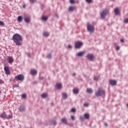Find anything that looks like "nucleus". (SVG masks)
<instances>
[{
	"instance_id": "obj_34",
	"label": "nucleus",
	"mask_w": 128,
	"mask_h": 128,
	"mask_svg": "<svg viewBox=\"0 0 128 128\" xmlns=\"http://www.w3.org/2000/svg\"><path fill=\"white\" fill-rule=\"evenodd\" d=\"M22 96L23 98H26V94H23Z\"/></svg>"
},
{
	"instance_id": "obj_2",
	"label": "nucleus",
	"mask_w": 128,
	"mask_h": 128,
	"mask_svg": "<svg viewBox=\"0 0 128 128\" xmlns=\"http://www.w3.org/2000/svg\"><path fill=\"white\" fill-rule=\"evenodd\" d=\"M106 92L102 88H98V92L95 93V94L96 96H100L102 94H104Z\"/></svg>"
},
{
	"instance_id": "obj_41",
	"label": "nucleus",
	"mask_w": 128,
	"mask_h": 128,
	"mask_svg": "<svg viewBox=\"0 0 128 128\" xmlns=\"http://www.w3.org/2000/svg\"><path fill=\"white\" fill-rule=\"evenodd\" d=\"M120 50V47L119 46H117L116 48V50Z\"/></svg>"
},
{
	"instance_id": "obj_8",
	"label": "nucleus",
	"mask_w": 128,
	"mask_h": 128,
	"mask_svg": "<svg viewBox=\"0 0 128 128\" xmlns=\"http://www.w3.org/2000/svg\"><path fill=\"white\" fill-rule=\"evenodd\" d=\"M4 70L6 74L8 76V74H10V68L8 66H6L4 68Z\"/></svg>"
},
{
	"instance_id": "obj_47",
	"label": "nucleus",
	"mask_w": 128,
	"mask_h": 128,
	"mask_svg": "<svg viewBox=\"0 0 128 128\" xmlns=\"http://www.w3.org/2000/svg\"><path fill=\"white\" fill-rule=\"evenodd\" d=\"M72 76H76L75 73H74V74H72Z\"/></svg>"
},
{
	"instance_id": "obj_17",
	"label": "nucleus",
	"mask_w": 128,
	"mask_h": 128,
	"mask_svg": "<svg viewBox=\"0 0 128 128\" xmlns=\"http://www.w3.org/2000/svg\"><path fill=\"white\" fill-rule=\"evenodd\" d=\"M62 86L60 83H58L56 84V88L58 90H60V88H62Z\"/></svg>"
},
{
	"instance_id": "obj_38",
	"label": "nucleus",
	"mask_w": 128,
	"mask_h": 128,
	"mask_svg": "<svg viewBox=\"0 0 128 128\" xmlns=\"http://www.w3.org/2000/svg\"><path fill=\"white\" fill-rule=\"evenodd\" d=\"M84 106H88V103H85L84 104Z\"/></svg>"
},
{
	"instance_id": "obj_12",
	"label": "nucleus",
	"mask_w": 128,
	"mask_h": 128,
	"mask_svg": "<svg viewBox=\"0 0 128 128\" xmlns=\"http://www.w3.org/2000/svg\"><path fill=\"white\" fill-rule=\"evenodd\" d=\"M110 84L112 86H116V80H110Z\"/></svg>"
},
{
	"instance_id": "obj_40",
	"label": "nucleus",
	"mask_w": 128,
	"mask_h": 128,
	"mask_svg": "<svg viewBox=\"0 0 128 128\" xmlns=\"http://www.w3.org/2000/svg\"><path fill=\"white\" fill-rule=\"evenodd\" d=\"M86 2H92V0H86Z\"/></svg>"
},
{
	"instance_id": "obj_5",
	"label": "nucleus",
	"mask_w": 128,
	"mask_h": 128,
	"mask_svg": "<svg viewBox=\"0 0 128 128\" xmlns=\"http://www.w3.org/2000/svg\"><path fill=\"white\" fill-rule=\"evenodd\" d=\"M87 30L88 31L90 32H94V27L92 25L88 24L87 26Z\"/></svg>"
},
{
	"instance_id": "obj_15",
	"label": "nucleus",
	"mask_w": 128,
	"mask_h": 128,
	"mask_svg": "<svg viewBox=\"0 0 128 128\" xmlns=\"http://www.w3.org/2000/svg\"><path fill=\"white\" fill-rule=\"evenodd\" d=\"M24 22H26V24H29L30 22V18L29 17H26L24 18Z\"/></svg>"
},
{
	"instance_id": "obj_39",
	"label": "nucleus",
	"mask_w": 128,
	"mask_h": 128,
	"mask_svg": "<svg viewBox=\"0 0 128 128\" xmlns=\"http://www.w3.org/2000/svg\"><path fill=\"white\" fill-rule=\"evenodd\" d=\"M94 80H96V81L98 80V78L96 77H94Z\"/></svg>"
},
{
	"instance_id": "obj_19",
	"label": "nucleus",
	"mask_w": 128,
	"mask_h": 128,
	"mask_svg": "<svg viewBox=\"0 0 128 128\" xmlns=\"http://www.w3.org/2000/svg\"><path fill=\"white\" fill-rule=\"evenodd\" d=\"M62 98L64 100H66V98H68V95L66 93H62Z\"/></svg>"
},
{
	"instance_id": "obj_35",
	"label": "nucleus",
	"mask_w": 128,
	"mask_h": 128,
	"mask_svg": "<svg viewBox=\"0 0 128 128\" xmlns=\"http://www.w3.org/2000/svg\"><path fill=\"white\" fill-rule=\"evenodd\" d=\"M71 118H72V120H76V117H74V116H72Z\"/></svg>"
},
{
	"instance_id": "obj_21",
	"label": "nucleus",
	"mask_w": 128,
	"mask_h": 128,
	"mask_svg": "<svg viewBox=\"0 0 128 128\" xmlns=\"http://www.w3.org/2000/svg\"><path fill=\"white\" fill-rule=\"evenodd\" d=\"M74 10H76V8H74V6H70L68 8L70 12H74Z\"/></svg>"
},
{
	"instance_id": "obj_46",
	"label": "nucleus",
	"mask_w": 128,
	"mask_h": 128,
	"mask_svg": "<svg viewBox=\"0 0 128 128\" xmlns=\"http://www.w3.org/2000/svg\"><path fill=\"white\" fill-rule=\"evenodd\" d=\"M23 8H26V5H24Z\"/></svg>"
},
{
	"instance_id": "obj_23",
	"label": "nucleus",
	"mask_w": 128,
	"mask_h": 128,
	"mask_svg": "<svg viewBox=\"0 0 128 128\" xmlns=\"http://www.w3.org/2000/svg\"><path fill=\"white\" fill-rule=\"evenodd\" d=\"M86 92H88V94H92V88H88L86 90Z\"/></svg>"
},
{
	"instance_id": "obj_26",
	"label": "nucleus",
	"mask_w": 128,
	"mask_h": 128,
	"mask_svg": "<svg viewBox=\"0 0 128 128\" xmlns=\"http://www.w3.org/2000/svg\"><path fill=\"white\" fill-rule=\"evenodd\" d=\"M42 20H44V22L48 20V16H43L42 18Z\"/></svg>"
},
{
	"instance_id": "obj_24",
	"label": "nucleus",
	"mask_w": 128,
	"mask_h": 128,
	"mask_svg": "<svg viewBox=\"0 0 128 128\" xmlns=\"http://www.w3.org/2000/svg\"><path fill=\"white\" fill-rule=\"evenodd\" d=\"M20 112H24V107L22 106H20L19 108Z\"/></svg>"
},
{
	"instance_id": "obj_45",
	"label": "nucleus",
	"mask_w": 128,
	"mask_h": 128,
	"mask_svg": "<svg viewBox=\"0 0 128 128\" xmlns=\"http://www.w3.org/2000/svg\"><path fill=\"white\" fill-rule=\"evenodd\" d=\"M104 126H108V124L107 123H104Z\"/></svg>"
},
{
	"instance_id": "obj_11",
	"label": "nucleus",
	"mask_w": 128,
	"mask_h": 128,
	"mask_svg": "<svg viewBox=\"0 0 128 128\" xmlns=\"http://www.w3.org/2000/svg\"><path fill=\"white\" fill-rule=\"evenodd\" d=\"M61 122H62V124H68V120L65 118H62L61 120Z\"/></svg>"
},
{
	"instance_id": "obj_37",
	"label": "nucleus",
	"mask_w": 128,
	"mask_h": 128,
	"mask_svg": "<svg viewBox=\"0 0 128 128\" xmlns=\"http://www.w3.org/2000/svg\"><path fill=\"white\" fill-rule=\"evenodd\" d=\"M70 4H74V0H70Z\"/></svg>"
},
{
	"instance_id": "obj_28",
	"label": "nucleus",
	"mask_w": 128,
	"mask_h": 128,
	"mask_svg": "<svg viewBox=\"0 0 128 128\" xmlns=\"http://www.w3.org/2000/svg\"><path fill=\"white\" fill-rule=\"evenodd\" d=\"M12 118V114H10L8 116L6 117V118L7 120H10V119Z\"/></svg>"
},
{
	"instance_id": "obj_33",
	"label": "nucleus",
	"mask_w": 128,
	"mask_h": 128,
	"mask_svg": "<svg viewBox=\"0 0 128 128\" xmlns=\"http://www.w3.org/2000/svg\"><path fill=\"white\" fill-rule=\"evenodd\" d=\"M0 26H4V22L2 21H0Z\"/></svg>"
},
{
	"instance_id": "obj_29",
	"label": "nucleus",
	"mask_w": 128,
	"mask_h": 128,
	"mask_svg": "<svg viewBox=\"0 0 128 128\" xmlns=\"http://www.w3.org/2000/svg\"><path fill=\"white\" fill-rule=\"evenodd\" d=\"M80 120H82V122H84V117L82 116H80Z\"/></svg>"
},
{
	"instance_id": "obj_13",
	"label": "nucleus",
	"mask_w": 128,
	"mask_h": 128,
	"mask_svg": "<svg viewBox=\"0 0 128 128\" xmlns=\"http://www.w3.org/2000/svg\"><path fill=\"white\" fill-rule=\"evenodd\" d=\"M114 12L116 16H118V14H120V9H118V8H115Z\"/></svg>"
},
{
	"instance_id": "obj_9",
	"label": "nucleus",
	"mask_w": 128,
	"mask_h": 128,
	"mask_svg": "<svg viewBox=\"0 0 128 128\" xmlns=\"http://www.w3.org/2000/svg\"><path fill=\"white\" fill-rule=\"evenodd\" d=\"M7 60L9 64H12V62H14V58L12 56H8Z\"/></svg>"
},
{
	"instance_id": "obj_42",
	"label": "nucleus",
	"mask_w": 128,
	"mask_h": 128,
	"mask_svg": "<svg viewBox=\"0 0 128 128\" xmlns=\"http://www.w3.org/2000/svg\"><path fill=\"white\" fill-rule=\"evenodd\" d=\"M120 42H124V40L123 39H121Z\"/></svg>"
},
{
	"instance_id": "obj_32",
	"label": "nucleus",
	"mask_w": 128,
	"mask_h": 128,
	"mask_svg": "<svg viewBox=\"0 0 128 128\" xmlns=\"http://www.w3.org/2000/svg\"><path fill=\"white\" fill-rule=\"evenodd\" d=\"M46 58H52V54H48L47 55V56H46Z\"/></svg>"
},
{
	"instance_id": "obj_44",
	"label": "nucleus",
	"mask_w": 128,
	"mask_h": 128,
	"mask_svg": "<svg viewBox=\"0 0 128 128\" xmlns=\"http://www.w3.org/2000/svg\"><path fill=\"white\" fill-rule=\"evenodd\" d=\"M15 86L16 88H20V86H18V84L16 85V84H15Z\"/></svg>"
},
{
	"instance_id": "obj_18",
	"label": "nucleus",
	"mask_w": 128,
	"mask_h": 128,
	"mask_svg": "<svg viewBox=\"0 0 128 128\" xmlns=\"http://www.w3.org/2000/svg\"><path fill=\"white\" fill-rule=\"evenodd\" d=\"M84 118H86V120H90V114L88 113L84 114Z\"/></svg>"
},
{
	"instance_id": "obj_7",
	"label": "nucleus",
	"mask_w": 128,
	"mask_h": 128,
	"mask_svg": "<svg viewBox=\"0 0 128 128\" xmlns=\"http://www.w3.org/2000/svg\"><path fill=\"white\" fill-rule=\"evenodd\" d=\"M87 58L89 60L92 62L94 60V56L93 55V54H89L87 55Z\"/></svg>"
},
{
	"instance_id": "obj_20",
	"label": "nucleus",
	"mask_w": 128,
	"mask_h": 128,
	"mask_svg": "<svg viewBox=\"0 0 128 128\" xmlns=\"http://www.w3.org/2000/svg\"><path fill=\"white\" fill-rule=\"evenodd\" d=\"M78 92H80V90L78 88H74L73 90L74 94H78Z\"/></svg>"
},
{
	"instance_id": "obj_14",
	"label": "nucleus",
	"mask_w": 128,
	"mask_h": 128,
	"mask_svg": "<svg viewBox=\"0 0 128 128\" xmlns=\"http://www.w3.org/2000/svg\"><path fill=\"white\" fill-rule=\"evenodd\" d=\"M0 118H2L6 120V112H4L3 114L0 115Z\"/></svg>"
},
{
	"instance_id": "obj_10",
	"label": "nucleus",
	"mask_w": 128,
	"mask_h": 128,
	"mask_svg": "<svg viewBox=\"0 0 128 128\" xmlns=\"http://www.w3.org/2000/svg\"><path fill=\"white\" fill-rule=\"evenodd\" d=\"M36 74H38V71L34 69L31 70L30 74H32V76H36Z\"/></svg>"
},
{
	"instance_id": "obj_49",
	"label": "nucleus",
	"mask_w": 128,
	"mask_h": 128,
	"mask_svg": "<svg viewBox=\"0 0 128 128\" xmlns=\"http://www.w3.org/2000/svg\"><path fill=\"white\" fill-rule=\"evenodd\" d=\"M40 80H42V78H41Z\"/></svg>"
},
{
	"instance_id": "obj_6",
	"label": "nucleus",
	"mask_w": 128,
	"mask_h": 128,
	"mask_svg": "<svg viewBox=\"0 0 128 128\" xmlns=\"http://www.w3.org/2000/svg\"><path fill=\"white\" fill-rule=\"evenodd\" d=\"M82 44H84L82 42L78 41L75 44V48H80L82 46Z\"/></svg>"
},
{
	"instance_id": "obj_43",
	"label": "nucleus",
	"mask_w": 128,
	"mask_h": 128,
	"mask_svg": "<svg viewBox=\"0 0 128 128\" xmlns=\"http://www.w3.org/2000/svg\"><path fill=\"white\" fill-rule=\"evenodd\" d=\"M68 47L69 48H72V45H68Z\"/></svg>"
},
{
	"instance_id": "obj_3",
	"label": "nucleus",
	"mask_w": 128,
	"mask_h": 128,
	"mask_svg": "<svg viewBox=\"0 0 128 128\" xmlns=\"http://www.w3.org/2000/svg\"><path fill=\"white\" fill-rule=\"evenodd\" d=\"M15 80H20V82H24V76L22 74H20L15 76Z\"/></svg>"
},
{
	"instance_id": "obj_16",
	"label": "nucleus",
	"mask_w": 128,
	"mask_h": 128,
	"mask_svg": "<svg viewBox=\"0 0 128 128\" xmlns=\"http://www.w3.org/2000/svg\"><path fill=\"white\" fill-rule=\"evenodd\" d=\"M85 52H79L78 54H76V56H84V54Z\"/></svg>"
},
{
	"instance_id": "obj_27",
	"label": "nucleus",
	"mask_w": 128,
	"mask_h": 128,
	"mask_svg": "<svg viewBox=\"0 0 128 128\" xmlns=\"http://www.w3.org/2000/svg\"><path fill=\"white\" fill-rule=\"evenodd\" d=\"M43 34L44 36H50V34H48V32H44L43 33Z\"/></svg>"
},
{
	"instance_id": "obj_48",
	"label": "nucleus",
	"mask_w": 128,
	"mask_h": 128,
	"mask_svg": "<svg viewBox=\"0 0 128 128\" xmlns=\"http://www.w3.org/2000/svg\"><path fill=\"white\" fill-rule=\"evenodd\" d=\"M2 94V91L0 90V95Z\"/></svg>"
},
{
	"instance_id": "obj_30",
	"label": "nucleus",
	"mask_w": 128,
	"mask_h": 128,
	"mask_svg": "<svg viewBox=\"0 0 128 128\" xmlns=\"http://www.w3.org/2000/svg\"><path fill=\"white\" fill-rule=\"evenodd\" d=\"M124 22L125 24H128V18H126L124 20Z\"/></svg>"
},
{
	"instance_id": "obj_4",
	"label": "nucleus",
	"mask_w": 128,
	"mask_h": 128,
	"mask_svg": "<svg viewBox=\"0 0 128 128\" xmlns=\"http://www.w3.org/2000/svg\"><path fill=\"white\" fill-rule=\"evenodd\" d=\"M109 10L108 9H105L102 10V12L100 14V16L102 18H106V16L109 12Z\"/></svg>"
},
{
	"instance_id": "obj_22",
	"label": "nucleus",
	"mask_w": 128,
	"mask_h": 128,
	"mask_svg": "<svg viewBox=\"0 0 128 128\" xmlns=\"http://www.w3.org/2000/svg\"><path fill=\"white\" fill-rule=\"evenodd\" d=\"M17 20L18 22H20L22 20V16H18V17Z\"/></svg>"
},
{
	"instance_id": "obj_36",
	"label": "nucleus",
	"mask_w": 128,
	"mask_h": 128,
	"mask_svg": "<svg viewBox=\"0 0 128 128\" xmlns=\"http://www.w3.org/2000/svg\"><path fill=\"white\" fill-rule=\"evenodd\" d=\"M71 112H76V108H72V110H71Z\"/></svg>"
},
{
	"instance_id": "obj_31",
	"label": "nucleus",
	"mask_w": 128,
	"mask_h": 128,
	"mask_svg": "<svg viewBox=\"0 0 128 128\" xmlns=\"http://www.w3.org/2000/svg\"><path fill=\"white\" fill-rule=\"evenodd\" d=\"M29 1L30 2H31V4H34V2H36V0H29Z\"/></svg>"
},
{
	"instance_id": "obj_25",
	"label": "nucleus",
	"mask_w": 128,
	"mask_h": 128,
	"mask_svg": "<svg viewBox=\"0 0 128 128\" xmlns=\"http://www.w3.org/2000/svg\"><path fill=\"white\" fill-rule=\"evenodd\" d=\"M42 98H46L48 96V94L46 93H44L42 94L41 96Z\"/></svg>"
},
{
	"instance_id": "obj_1",
	"label": "nucleus",
	"mask_w": 128,
	"mask_h": 128,
	"mask_svg": "<svg viewBox=\"0 0 128 128\" xmlns=\"http://www.w3.org/2000/svg\"><path fill=\"white\" fill-rule=\"evenodd\" d=\"M12 40L15 42L16 46H22V36L20 34H16L12 36Z\"/></svg>"
}]
</instances>
